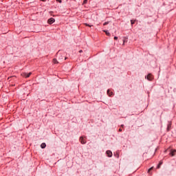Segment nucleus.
Listing matches in <instances>:
<instances>
[{
  "label": "nucleus",
  "mask_w": 176,
  "mask_h": 176,
  "mask_svg": "<svg viewBox=\"0 0 176 176\" xmlns=\"http://www.w3.org/2000/svg\"><path fill=\"white\" fill-rule=\"evenodd\" d=\"M32 74V72H30L28 74H27V73H22L21 74V76H23V78H30V76H31Z\"/></svg>",
  "instance_id": "1"
},
{
  "label": "nucleus",
  "mask_w": 176,
  "mask_h": 176,
  "mask_svg": "<svg viewBox=\"0 0 176 176\" xmlns=\"http://www.w3.org/2000/svg\"><path fill=\"white\" fill-rule=\"evenodd\" d=\"M56 20L54 18H50L48 19L47 23L48 24H53Z\"/></svg>",
  "instance_id": "2"
},
{
  "label": "nucleus",
  "mask_w": 176,
  "mask_h": 176,
  "mask_svg": "<svg viewBox=\"0 0 176 176\" xmlns=\"http://www.w3.org/2000/svg\"><path fill=\"white\" fill-rule=\"evenodd\" d=\"M146 79L148 80H153V76H152V74H148L146 76Z\"/></svg>",
  "instance_id": "3"
},
{
  "label": "nucleus",
  "mask_w": 176,
  "mask_h": 176,
  "mask_svg": "<svg viewBox=\"0 0 176 176\" xmlns=\"http://www.w3.org/2000/svg\"><path fill=\"white\" fill-rule=\"evenodd\" d=\"M106 153H107L108 157H112V151H111L109 150V151H107L106 152Z\"/></svg>",
  "instance_id": "4"
},
{
  "label": "nucleus",
  "mask_w": 176,
  "mask_h": 176,
  "mask_svg": "<svg viewBox=\"0 0 176 176\" xmlns=\"http://www.w3.org/2000/svg\"><path fill=\"white\" fill-rule=\"evenodd\" d=\"M80 142L81 144H86V141L85 140V139H83V136H81V137L80 138Z\"/></svg>",
  "instance_id": "5"
},
{
  "label": "nucleus",
  "mask_w": 176,
  "mask_h": 176,
  "mask_svg": "<svg viewBox=\"0 0 176 176\" xmlns=\"http://www.w3.org/2000/svg\"><path fill=\"white\" fill-rule=\"evenodd\" d=\"M176 150H172L170 153V156H175Z\"/></svg>",
  "instance_id": "6"
},
{
  "label": "nucleus",
  "mask_w": 176,
  "mask_h": 176,
  "mask_svg": "<svg viewBox=\"0 0 176 176\" xmlns=\"http://www.w3.org/2000/svg\"><path fill=\"white\" fill-rule=\"evenodd\" d=\"M152 170H153V166L148 170V173L149 174V175H152Z\"/></svg>",
  "instance_id": "7"
},
{
  "label": "nucleus",
  "mask_w": 176,
  "mask_h": 176,
  "mask_svg": "<svg viewBox=\"0 0 176 176\" xmlns=\"http://www.w3.org/2000/svg\"><path fill=\"white\" fill-rule=\"evenodd\" d=\"M127 37H124L122 46H124V44L127 43Z\"/></svg>",
  "instance_id": "8"
},
{
  "label": "nucleus",
  "mask_w": 176,
  "mask_h": 176,
  "mask_svg": "<svg viewBox=\"0 0 176 176\" xmlns=\"http://www.w3.org/2000/svg\"><path fill=\"white\" fill-rule=\"evenodd\" d=\"M107 94L111 97V96H113V92H111V90H107Z\"/></svg>",
  "instance_id": "9"
},
{
  "label": "nucleus",
  "mask_w": 176,
  "mask_h": 176,
  "mask_svg": "<svg viewBox=\"0 0 176 176\" xmlns=\"http://www.w3.org/2000/svg\"><path fill=\"white\" fill-rule=\"evenodd\" d=\"M41 148L42 149H45V148H46V143H42V144H41Z\"/></svg>",
  "instance_id": "10"
},
{
  "label": "nucleus",
  "mask_w": 176,
  "mask_h": 176,
  "mask_svg": "<svg viewBox=\"0 0 176 176\" xmlns=\"http://www.w3.org/2000/svg\"><path fill=\"white\" fill-rule=\"evenodd\" d=\"M163 164V162L160 161L159 164L157 166V168H160V166H162Z\"/></svg>",
  "instance_id": "11"
},
{
  "label": "nucleus",
  "mask_w": 176,
  "mask_h": 176,
  "mask_svg": "<svg viewBox=\"0 0 176 176\" xmlns=\"http://www.w3.org/2000/svg\"><path fill=\"white\" fill-rule=\"evenodd\" d=\"M104 32H105V34H106V35H107V36H111V33H109L107 30H104Z\"/></svg>",
  "instance_id": "12"
},
{
  "label": "nucleus",
  "mask_w": 176,
  "mask_h": 176,
  "mask_svg": "<svg viewBox=\"0 0 176 176\" xmlns=\"http://www.w3.org/2000/svg\"><path fill=\"white\" fill-rule=\"evenodd\" d=\"M53 63H54V64H58V61L56 58L53 59Z\"/></svg>",
  "instance_id": "13"
},
{
  "label": "nucleus",
  "mask_w": 176,
  "mask_h": 176,
  "mask_svg": "<svg viewBox=\"0 0 176 176\" xmlns=\"http://www.w3.org/2000/svg\"><path fill=\"white\" fill-rule=\"evenodd\" d=\"M135 20H131V25H133V24H135Z\"/></svg>",
  "instance_id": "14"
},
{
  "label": "nucleus",
  "mask_w": 176,
  "mask_h": 176,
  "mask_svg": "<svg viewBox=\"0 0 176 176\" xmlns=\"http://www.w3.org/2000/svg\"><path fill=\"white\" fill-rule=\"evenodd\" d=\"M167 129H168V131L170 130V129H171V124H169L168 125V128Z\"/></svg>",
  "instance_id": "15"
},
{
  "label": "nucleus",
  "mask_w": 176,
  "mask_h": 176,
  "mask_svg": "<svg viewBox=\"0 0 176 176\" xmlns=\"http://www.w3.org/2000/svg\"><path fill=\"white\" fill-rule=\"evenodd\" d=\"M86 3H87V0H84V1H83V3H82V5H85V4H86Z\"/></svg>",
  "instance_id": "16"
},
{
  "label": "nucleus",
  "mask_w": 176,
  "mask_h": 176,
  "mask_svg": "<svg viewBox=\"0 0 176 176\" xmlns=\"http://www.w3.org/2000/svg\"><path fill=\"white\" fill-rule=\"evenodd\" d=\"M108 24H109V22H105L104 24H103V25H108Z\"/></svg>",
  "instance_id": "17"
},
{
  "label": "nucleus",
  "mask_w": 176,
  "mask_h": 176,
  "mask_svg": "<svg viewBox=\"0 0 176 176\" xmlns=\"http://www.w3.org/2000/svg\"><path fill=\"white\" fill-rule=\"evenodd\" d=\"M85 25H86L87 27H91V25L87 24V23H85Z\"/></svg>",
  "instance_id": "18"
},
{
  "label": "nucleus",
  "mask_w": 176,
  "mask_h": 176,
  "mask_svg": "<svg viewBox=\"0 0 176 176\" xmlns=\"http://www.w3.org/2000/svg\"><path fill=\"white\" fill-rule=\"evenodd\" d=\"M115 156H116V157H117V158L118 159V157H119V154L117 153V154L115 155Z\"/></svg>",
  "instance_id": "19"
},
{
  "label": "nucleus",
  "mask_w": 176,
  "mask_h": 176,
  "mask_svg": "<svg viewBox=\"0 0 176 176\" xmlns=\"http://www.w3.org/2000/svg\"><path fill=\"white\" fill-rule=\"evenodd\" d=\"M57 2H59V3H61L62 1L61 0H56Z\"/></svg>",
  "instance_id": "20"
},
{
  "label": "nucleus",
  "mask_w": 176,
  "mask_h": 176,
  "mask_svg": "<svg viewBox=\"0 0 176 176\" xmlns=\"http://www.w3.org/2000/svg\"><path fill=\"white\" fill-rule=\"evenodd\" d=\"M115 41H118V36L114 37Z\"/></svg>",
  "instance_id": "21"
},
{
  "label": "nucleus",
  "mask_w": 176,
  "mask_h": 176,
  "mask_svg": "<svg viewBox=\"0 0 176 176\" xmlns=\"http://www.w3.org/2000/svg\"><path fill=\"white\" fill-rule=\"evenodd\" d=\"M82 52L83 51L82 50L79 51V53H82Z\"/></svg>",
  "instance_id": "22"
},
{
  "label": "nucleus",
  "mask_w": 176,
  "mask_h": 176,
  "mask_svg": "<svg viewBox=\"0 0 176 176\" xmlns=\"http://www.w3.org/2000/svg\"><path fill=\"white\" fill-rule=\"evenodd\" d=\"M121 127H124V124H122V125H121Z\"/></svg>",
  "instance_id": "23"
},
{
  "label": "nucleus",
  "mask_w": 176,
  "mask_h": 176,
  "mask_svg": "<svg viewBox=\"0 0 176 176\" xmlns=\"http://www.w3.org/2000/svg\"><path fill=\"white\" fill-rule=\"evenodd\" d=\"M119 131H122V129H119Z\"/></svg>",
  "instance_id": "24"
},
{
  "label": "nucleus",
  "mask_w": 176,
  "mask_h": 176,
  "mask_svg": "<svg viewBox=\"0 0 176 176\" xmlns=\"http://www.w3.org/2000/svg\"><path fill=\"white\" fill-rule=\"evenodd\" d=\"M43 1V2H45V0H42Z\"/></svg>",
  "instance_id": "25"
},
{
  "label": "nucleus",
  "mask_w": 176,
  "mask_h": 176,
  "mask_svg": "<svg viewBox=\"0 0 176 176\" xmlns=\"http://www.w3.org/2000/svg\"><path fill=\"white\" fill-rule=\"evenodd\" d=\"M10 78H12V77L8 78V79H10Z\"/></svg>",
  "instance_id": "26"
}]
</instances>
